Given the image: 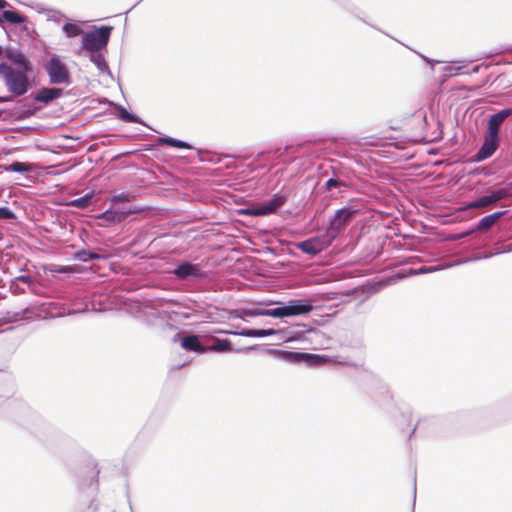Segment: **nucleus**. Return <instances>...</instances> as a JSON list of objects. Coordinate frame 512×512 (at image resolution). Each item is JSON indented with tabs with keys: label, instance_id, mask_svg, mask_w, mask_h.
Segmentation results:
<instances>
[{
	"label": "nucleus",
	"instance_id": "nucleus-4",
	"mask_svg": "<svg viewBox=\"0 0 512 512\" xmlns=\"http://www.w3.org/2000/svg\"><path fill=\"white\" fill-rule=\"evenodd\" d=\"M272 353L278 358L287 361L289 363H302L305 362L309 366L318 367L326 364L329 361V357L326 355L310 354L304 352H292L283 350H274Z\"/></svg>",
	"mask_w": 512,
	"mask_h": 512
},
{
	"label": "nucleus",
	"instance_id": "nucleus-3",
	"mask_svg": "<svg viewBox=\"0 0 512 512\" xmlns=\"http://www.w3.org/2000/svg\"><path fill=\"white\" fill-rule=\"evenodd\" d=\"M111 26H102L83 34L82 46L89 52H97L106 47L112 32Z\"/></svg>",
	"mask_w": 512,
	"mask_h": 512
},
{
	"label": "nucleus",
	"instance_id": "nucleus-29",
	"mask_svg": "<svg viewBox=\"0 0 512 512\" xmlns=\"http://www.w3.org/2000/svg\"><path fill=\"white\" fill-rule=\"evenodd\" d=\"M98 473H99L98 471L92 470V479L95 482V484L98 483V480H97Z\"/></svg>",
	"mask_w": 512,
	"mask_h": 512
},
{
	"label": "nucleus",
	"instance_id": "nucleus-20",
	"mask_svg": "<svg viewBox=\"0 0 512 512\" xmlns=\"http://www.w3.org/2000/svg\"><path fill=\"white\" fill-rule=\"evenodd\" d=\"M5 171L10 172H28L32 169V165L24 162H14L4 166Z\"/></svg>",
	"mask_w": 512,
	"mask_h": 512
},
{
	"label": "nucleus",
	"instance_id": "nucleus-14",
	"mask_svg": "<svg viewBox=\"0 0 512 512\" xmlns=\"http://www.w3.org/2000/svg\"><path fill=\"white\" fill-rule=\"evenodd\" d=\"M63 95V90L61 88H41L35 94L34 100L36 102H41L44 104H49L52 101L60 98Z\"/></svg>",
	"mask_w": 512,
	"mask_h": 512
},
{
	"label": "nucleus",
	"instance_id": "nucleus-8",
	"mask_svg": "<svg viewBox=\"0 0 512 512\" xmlns=\"http://www.w3.org/2000/svg\"><path fill=\"white\" fill-rule=\"evenodd\" d=\"M332 241L333 239L330 238V235L326 231L325 234L321 236L299 242L297 248L306 254L316 255L329 247Z\"/></svg>",
	"mask_w": 512,
	"mask_h": 512
},
{
	"label": "nucleus",
	"instance_id": "nucleus-24",
	"mask_svg": "<svg viewBox=\"0 0 512 512\" xmlns=\"http://www.w3.org/2000/svg\"><path fill=\"white\" fill-rule=\"evenodd\" d=\"M75 259L79 260V261H82V262H87L89 260H93V259H101L102 256L97 254V253H93V252H89V251H86V250H80V251H77L74 255Z\"/></svg>",
	"mask_w": 512,
	"mask_h": 512
},
{
	"label": "nucleus",
	"instance_id": "nucleus-10",
	"mask_svg": "<svg viewBox=\"0 0 512 512\" xmlns=\"http://www.w3.org/2000/svg\"><path fill=\"white\" fill-rule=\"evenodd\" d=\"M285 203L283 196H277L267 203L252 205L241 211L242 214L249 216H265L274 213Z\"/></svg>",
	"mask_w": 512,
	"mask_h": 512
},
{
	"label": "nucleus",
	"instance_id": "nucleus-27",
	"mask_svg": "<svg viewBox=\"0 0 512 512\" xmlns=\"http://www.w3.org/2000/svg\"><path fill=\"white\" fill-rule=\"evenodd\" d=\"M342 185H343V183L341 181H338L334 178H330L329 180H327L325 187L327 189H332V188L341 187Z\"/></svg>",
	"mask_w": 512,
	"mask_h": 512
},
{
	"label": "nucleus",
	"instance_id": "nucleus-18",
	"mask_svg": "<svg viewBox=\"0 0 512 512\" xmlns=\"http://www.w3.org/2000/svg\"><path fill=\"white\" fill-rule=\"evenodd\" d=\"M277 331L274 329H243L241 332L237 333L238 335L245 337H266L276 334Z\"/></svg>",
	"mask_w": 512,
	"mask_h": 512
},
{
	"label": "nucleus",
	"instance_id": "nucleus-25",
	"mask_svg": "<svg viewBox=\"0 0 512 512\" xmlns=\"http://www.w3.org/2000/svg\"><path fill=\"white\" fill-rule=\"evenodd\" d=\"M270 309H260V310H244L243 314L249 317L254 316H269Z\"/></svg>",
	"mask_w": 512,
	"mask_h": 512
},
{
	"label": "nucleus",
	"instance_id": "nucleus-36",
	"mask_svg": "<svg viewBox=\"0 0 512 512\" xmlns=\"http://www.w3.org/2000/svg\"><path fill=\"white\" fill-rule=\"evenodd\" d=\"M2 23V18L0 17V24Z\"/></svg>",
	"mask_w": 512,
	"mask_h": 512
},
{
	"label": "nucleus",
	"instance_id": "nucleus-23",
	"mask_svg": "<svg viewBox=\"0 0 512 512\" xmlns=\"http://www.w3.org/2000/svg\"><path fill=\"white\" fill-rule=\"evenodd\" d=\"M159 143L167 144L169 146L181 148V149H191L192 148L191 145H189L188 143H186L184 141L176 140V139L169 138V137L159 138Z\"/></svg>",
	"mask_w": 512,
	"mask_h": 512
},
{
	"label": "nucleus",
	"instance_id": "nucleus-13",
	"mask_svg": "<svg viewBox=\"0 0 512 512\" xmlns=\"http://www.w3.org/2000/svg\"><path fill=\"white\" fill-rule=\"evenodd\" d=\"M180 345L186 351L196 352L199 354L207 352V346H204L198 335H187L181 338Z\"/></svg>",
	"mask_w": 512,
	"mask_h": 512
},
{
	"label": "nucleus",
	"instance_id": "nucleus-21",
	"mask_svg": "<svg viewBox=\"0 0 512 512\" xmlns=\"http://www.w3.org/2000/svg\"><path fill=\"white\" fill-rule=\"evenodd\" d=\"M63 31L65 32L67 37H70V38L77 37V36L84 34L82 28L78 24H75V23H66L63 26Z\"/></svg>",
	"mask_w": 512,
	"mask_h": 512
},
{
	"label": "nucleus",
	"instance_id": "nucleus-5",
	"mask_svg": "<svg viewBox=\"0 0 512 512\" xmlns=\"http://www.w3.org/2000/svg\"><path fill=\"white\" fill-rule=\"evenodd\" d=\"M134 197V194H123V195H117L114 196L112 201L115 205L112 211H106L103 215L107 219H112L114 221L121 222L123 221L128 215L134 214V213H140L145 211L147 208L144 206H137V205H130L128 207H116V205H119L123 202H130L131 198Z\"/></svg>",
	"mask_w": 512,
	"mask_h": 512
},
{
	"label": "nucleus",
	"instance_id": "nucleus-9",
	"mask_svg": "<svg viewBox=\"0 0 512 512\" xmlns=\"http://www.w3.org/2000/svg\"><path fill=\"white\" fill-rule=\"evenodd\" d=\"M357 212V209L352 208H342L338 210L326 230L330 238L334 240Z\"/></svg>",
	"mask_w": 512,
	"mask_h": 512
},
{
	"label": "nucleus",
	"instance_id": "nucleus-26",
	"mask_svg": "<svg viewBox=\"0 0 512 512\" xmlns=\"http://www.w3.org/2000/svg\"><path fill=\"white\" fill-rule=\"evenodd\" d=\"M15 214L7 207H0V219H15Z\"/></svg>",
	"mask_w": 512,
	"mask_h": 512
},
{
	"label": "nucleus",
	"instance_id": "nucleus-31",
	"mask_svg": "<svg viewBox=\"0 0 512 512\" xmlns=\"http://www.w3.org/2000/svg\"><path fill=\"white\" fill-rule=\"evenodd\" d=\"M8 2L6 0H0V9H3L5 8L6 6H8Z\"/></svg>",
	"mask_w": 512,
	"mask_h": 512
},
{
	"label": "nucleus",
	"instance_id": "nucleus-33",
	"mask_svg": "<svg viewBox=\"0 0 512 512\" xmlns=\"http://www.w3.org/2000/svg\"><path fill=\"white\" fill-rule=\"evenodd\" d=\"M19 280H21L23 282H28L29 278L27 276H21V277H19Z\"/></svg>",
	"mask_w": 512,
	"mask_h": 512
},
{
	"label": "nucleus",
	"instance_id": "nucleus-32",
	"mask_svg": "<svg viewBox=\"0 0 512 512\" xmlns=\"http://www.w3.org/2000/svg\"><path fill=\"white\" fill-rule=\"evenodd\" d=\"M11 100V97H0V102H8Z\"/></svg>",
	"mask_w": 512,
	"mask_h": 512
},
{
	"label": "nucleus",
	"instance_id": "nucleus-19",
	"mask_svg": "<svg viewBox=\"0 0 512 512\" xmlns=\"http://www.w3.org/2000/svg\"><path fill=\"white\" fill-rule=\"evenodd\" d=\"M2 18L12 24H21L26 22L25 16L10 10L3 11Z\"/></svg>",
	"mask_w": 512,
	"mask_h": 512
},
{
	"label": "nucleus",
	"instance_id": "nucleus-30",
	"mask_svg": "<svg viewBox=\"0 0 512 512\" xmlns=\"http://www.w3.org/2000/svg\"><path fill=\"white\" fill-rule=\"evenodd\" d=\"M92 60L95 61V63L99 66L100 63L103 61V58L100 56H97L96 58L92 57Z\"/></svg>",
	"mask_w": 512,
	"mask_h": 512
},
{
	"label": "nucleus",
	"instance_id": "nucleus-2",
	"mask_svg": "<svg viewBox=\"0 0 512 512\" xmlns=\"http://www.w3.org/2000/svg\"><path fill=\"white\" fill-rule=\"evenodd\" d=\"M28 71L15 70L6 63H0V77L8 90L15 96L24 95L29 89Z\"/></svg>",
	"mask_w": 512,
	"mask_h": 512
},
{
	"label": "nucleus",
	"instance_id": "nucleus-17",
	"mask_svg": "<svg viewBox=\"0 0 512 512\" xmlns=\"http://www.w3.org/2000/svg\"><path fill=\"white\" fill-rule=\"evenodd\" d=\"M214 343L211 346H207V352H229L232 351L231 342L226 339L214 338Z\"/></svg>",
	"mask_w": 512,
	"mask_h": 512
},
{
	"label": "nucleus",
	"instance_id": "nucleus-22",
	"mask_svg": "<svg viewBox=\"0 0 512 512\" xmlns=\"http://www.w3.org/2000/svg\"><path fill=\"white\" fill-rule=\"evenodd\" d=\"M92 197L93 194H85L83 197L67 202L66 204L83 209L92 203Z\"/></svg>",
	"mask_w": 512,
	"mask_h": 512
},
{
	"label": "nucleus",
	"instance_id": "nucleus-6",
	"mask_svg": "<svg viewBox=\"0 0 512 512\" xmlns=\"http://www.w3.org/2000/svg\"><path fill=\"white\" fill-rule=\"evenodd\" d=\"M313 310V305L308 300H291L281 307L270 309L269 316L275 318L304 315Z\"/></svg>",
	"mask_w": 512,
	"mask_h": 512
},
{
	"label": "nucleus",
	"instance_id": "nucleus-28",
	"mask_svg": "<svg viewBox=\"0 0 512 512\" xmlns=\"http://www.w3.org/2000/svg\"><path fill=\"white\" fill-rule=\"evenodd\" d=\"M121 119L127 121V122H137V119L134 115L128 113L125 109L121 111L120 114Z\"/></svg>",
	"mask_w": 512,
	"mask_h": 512
},
{
	"label": "nucleus",
	"instance_id": "nucleus-34",
	"mask_svg": "<svg viewBox=\"0 0 512 512\" xmlns=\"http://www.w3.org/2000/svg\"><path fill=\"white\" fill-rule=\"evenodd\" d=\"M60 271H62V272H68V271H70V268H69V267H64V268H62Z\"/></svg>",
	"mask_w": 512,
	"mask_h": 512
},
{
	"label": "nucleus",
	"instance_id": "nucleus-15",
	"mask_svg": "<svg viewBox=\"0 0 512 512\" xmlns=\"http://www.w3.org/2000/svg\"><path fill=\"white\" fill-rule=\"evenodd\" d=\"M505 194H489L481 197L479 200L469 203L465 209H476L489 206L500 201Z\"/></svg>",
	"mask_w": 512,
	"mask_h": 512
},
{
	"label": "nucleus",
	"instance_id": "nucleus-11",
	"mask_svg": "<svg viewBox=\"0 0 512 512\" xmlns=\"http://www.w3.org/2000/svg\"><path fill=\"white\" fill-rule=\"evenodd\" d=\"M4 55L8 60H10L19 68L18 70H31V63L29 59L21 51L14 49H6L4 51Z\"/></svg>",
	"mask_w": 512,
	"mask_h": 512
},
{
	"label": "nucleus",
	"instance_id": "nucleus-12",
	"mask_svg": "<svg viewBox=\"0 0 512 512\" xmlns=\"http://www.w3.org/2000/svg\"><path fill=\"white\" fill-rule=\"evenodd\" d=\"M178 279H187L189 277H200L202 276L201 269L196 264L184 262L179 264L173 271Z\"/></svg>",
	"mask_w": 512,
	"mask_h": 512
},
{
	"label": "nucleus",
	"instance_id": "nucleus-1",
	"mask_svg": "<svg viewBox=\"0 0 512 512\" xmlns=\"http://www.w3.org/2000/svg\"><path fill=\"white\" fill-rule=\"evenodd\" d=\"M512 115V108L503 109L492 115L488 120V131L484 143L477 153L480 160L490 157L497 149L499 144V128L506 118Z\"/></svg>",
	"mask_w": 512,
	"mask_h": 512
},
{
	"label": "nucleus",
	"instance_id": "nucleus-35",
	"mask_svg": "<svg viewBox=\"0 0 512 512\" xmlns=\"http://www.w3.org/2000/svg\"><path fill=\"white\" fill-rule=\"evenodd\" d=\"M2 53H3V49H2V47L0 46V55H2Z\"/></svg>",
	"mask_w": 512,
	"mask_h": 512
},
{
	"label": "nucleus",
	"instance_id": "nucleus-7",
	"mask_svg": "<svg viewBox=\"0 0 512 512\" xmlns=\"http://www.w3.org/2000/svg\"><path fill=\"white\" fill-rule=\"evenodd\" d=\"M45 70L52 84H67L70 82V73L66 64L56 55L47 61Z\"/></svg>",
	"mask_w": 512,
	"mask_h": 512
},
{
	"label": "nucleus",
	"instance_id": "nucleus-16",
	"mask_svg": "<svg viewBox=\"0 0 512 512\" xmlns=\"http://www.w3.org/2000/svg\"><path fill=\"white\" fill-rule=\"evenodd\" d=\"M504 214L503 211L495 212L493 214L487 215L483 217L477 225L476 230L478 231H486L490 229L498 220L499 218Z\"/></svg>",
	"mask_w": 512,
	"mask_h": 512
}]
</instances>
